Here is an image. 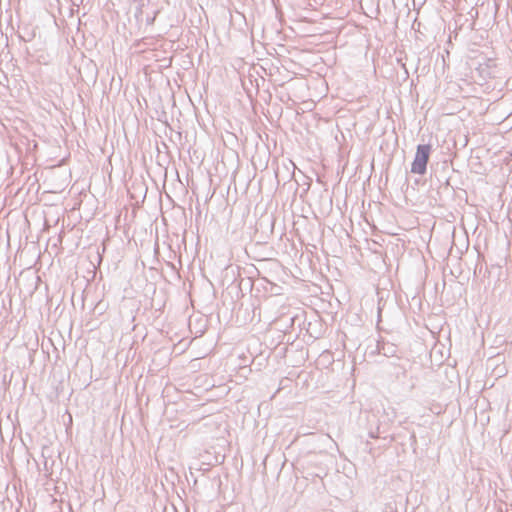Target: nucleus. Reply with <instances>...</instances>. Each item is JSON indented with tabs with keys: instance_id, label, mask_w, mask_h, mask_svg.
<instances>
[{
	"instance_id": "nucleus-1",
	"label": "nucleus",
	"mask_w": 512,
	"mask_h": 512,
	"mask_svg": "<svg viewBox=\"0 0 512 512\" xmlns=\"http://www.w3.org/2000/svg\"><path fill=\"white\" fill-rule=\"evenodd\" d=\"M430 153L431 146L429 144H420L417 146L416 154L411 164V172L413 174L423 175L426 173Z\"/></svg>"
},
{
	"instance_id": "nucleus-2",
	"label": "nucleus",
	"mask_w": 512,
	"mask_h": 512,
	"mask_svg": "<svg viewBox=\"0 0 512 512\" xmlns=\"http://www.w3.org/2000/svg\"><path fill=\"white\" fill-rule=\"evenodd\" d=\"M370 436H371L372 438L377 437V436H376V435H374L373 433H371V434H370Z\"/></svg>"
}]
</instances>
